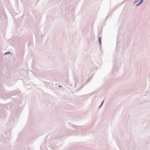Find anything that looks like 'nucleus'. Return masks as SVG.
<instances>
[{"mask_svg": "<svg viewBox=\"0 0 150 150\" xmlns=\"http://www.w3.org/2000/svg\"><path fill=\"white\" fill-rule=\"evenodd\" d=\"M117 69H114L110 73V77L112 79L115 77L117 74Z\"/></svg>", "mask_w": 150, "mask_h": 150, "instance_id": "nucleus-1", "label": "nucleus"}, {"mask_svg": "<svg viewBox=\"0 0 150 150\" xmlns=\"http://www.w3.org/2000/svg\"><path fill=\"white\" fill-rule=\"evenodd\" d=\"M139 2L137 4H136L135 6H138L140 5L144 1V0H139Z\"/></svg>", "mask_w": 150, "mask_h": 150, "instance_id": "nucleus-2", "label": "nucleus"}, {"mask_svg": "<svg viewBox=\"0 0 150 150\" xmlns=\"http://www.w3.org/2000/svg\"><path fill=\"white\" fill-rule=\"evenodd\" d=\"M102 39V38L101 37H98V40H99V45H100L101 44Z\"/></svg>", "mask_w": 150, "mask_h": 150, "instance_id": "nucleus-3", "label": "nucleus"}, {"mask_svg": "<svg viewBox=\"0 0 150 150\" xmlns=\"http://www.w3.org/2000/svg\"><path fill=\"white\" fill-rule=\"evenodd\" d=\"M118 63H120V62L118 60H117L115 62V64L116 65H117Z\"/></svg>", "mask_w": 150, "mask_h": 150, "instance_id": "nucleus-4", "label": "nucleus"}, {"mask_svg": "<svg viewBox=\"0 0 150 150\" xmlns=\"http://www.w3.org/2000/svg\"><path fill=\"white\" fill-rule=\"evenodd\" d=\"M104 100H103V101L102 102H101V104H100V106H99V107H98V108H100V107H101L102 105H103V103H104Z\"/></svg>", "mask_w": 150, "mask_h": 150, "instance_id": "nucleus-5", "label": "nucleus"}, {"mask_svg": "<svg viewBox=\"0 0 150 150\" xmlns=\"http://www.w3.org/2000/svg\"><path fill=\"white\" fill-rule=\"evenodd\" d=\"M11 54V52H6L5 53V55H6V54Z\"/></svg>", "mask_w": 150, "mask_h": 150, "instance_id": "nucleus-6", "label": "nucleus"}, {"mask_svg": "<svg viewBox=\"0 0 150 150\" xmlns=\"http://www.w3.org/2000/svg\"><path fill=\"white\" fill-rule=\"evenodd\" d=\"M91 78V77H90L87 80V81H86V83H88V81H89L90 79Z\"/></svg>", "mask_w": 150, "mask_h": 150, "instance_id": "nucleus-7", "label": "nucleus"}, {"mask_svg": "<svg viewBox=\"0 0 150 150\" xmlns=\"http://www.w3.org/2000/svg\"><path fill=\"white\" fill-rule=\"evenodd\" d=\"M138 0H136L134 2V4H135V3H137V2H138Z\"/></svg>", "mask_w": 150, "mask_h": 150, "instance_id": "nucleus-8", "label": "nucleus"}, {"mask_svg": "<svg viewBox=\"0 0 150 150\" xmlns=\"http://www.w3.org/2000/svg\"><path fill=\"white\" fill-rule=\"evenodd\" d=\"M81 135H83V134H84V132H83V131H81Z\"/></svg>", "mask_w": 150, "mask_h": 150, "instance_id": "nucleus-9", "label": "nucleus"}, {"mask_svg": "<svg viewBox=\"0 0 150 150\" xmlns=\"http://www.w3.org/2000/svg\"><path fill=\"white\" fill-rule=\"evenodd\" d=\"M76 134H78L79 133V132L78 131H76Z\"/></svg>", "mask_w": 150, "mask_h": 150, "instance_id": "nucleus-10", "label": "nucleus"}, {"mask_svg": "<svg viewBox=\"0 0 150 150\" xmlns=\"http://www.w3.org/2000/svg\"><path fill=\"white\" fill-rule=\"evenodd\" d=\"M59 87H62V86H60V85H59Z\"/></svg>", "mask_w": 150, "mask_h": 150, "instance_id": "nucleus-11", "label": "nucleus"}]
</instances>
